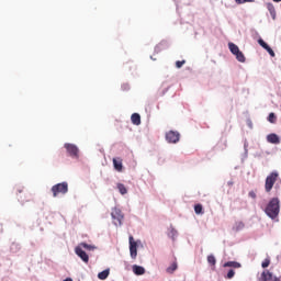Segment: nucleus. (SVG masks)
<instances>
[{
	"label": "nucleus",
	"mask_w": 281,
	"mask_h": 281,
	"mask_svg": "<svg viewBox=\"0 0 281 281\" xmlns=\"http://www.w3.org/2000/svg\"><path fill=\"white\" fill-rule=\"evenodd\" d=\"M273 1H274V3H280L281 0H273Z\"/></svg>",
	"instance_id": "obj_34"
},
{
	"label": "nucleus",
	"mask_w": 281,
	"mask_h": 281,
	"mask_svg": "<svg viewBox=\"0 0 281 281\" xmlns=\"http://www.w3.org/2000/svg\"><path fill=\"white\" fill-rule=\"evenodd\" d=\"M248 196H250V199H256V192L255 191H250L249 193H248Z\"/></svg>",
	"instance_id": "obj_32"
},
{
	"label": "nucleus",
	"mask_w": 281,
	"mask_h": 281,
	"mask_svg": "<svg viewBox=\"0 0 281 281\" xmlns=\"http://www.w3.org/2000/svg\"><path fill=\"white\" fill-rule=\"evenodd\" d=\"M236 60H238V63H245L246 58H245V54H243V52H238L236 55Z\"/></svg>",
	"instance_id": "obj_23"
},
{
	"label": "nucleus",
	"mask_w": 281,
	"mask_h": 281,
	"mask_svg": "<svg viewBox=\"0 0 281 281\" xmlns=\"http://www.w3.org/2000/svg\"><path fill=\"white\" fill-rule=\"evenodd\" d=\"M266 8H267L268 12L270 13V16H272L273 21H276V7L273 5V3L268 2L266 4Z\"/></svg>",
	"instance_id": "obj_15"
},
{
	"label": "nucleus",
	"mask_w": 281,
	"mask_h": 281,
	"mask_svg": "<svg viewBox=\"0 0 281 281\" xmlns=\"http://www.w3.org/2000/svg\"><path fill=\"white\" fill-rule=\"evenodd\" d=\"M75 254H77V256L81 258V260L85 261L86 263L89 262V255H87V252L82 250V247L77 246L75 248Z\"/></svg>",
	"instance_id": "obj_9"
},
{
	"label": "nucleus",
	"mask_w": 281,
	"mask_h": 281,
	"mask_svg": "<svg viewBox=\"0 0 281 281\" xmlns=\"http://www.w3.org/2000/svg\"><path fill=\"white\" fill-rule=\"evenodd\" d=\"M64 148H66V150L70 157H75L76 159H78L79 149L76 145L66 143L64 145Z\"/></svg>",
	"instance_id": "obj_7"
},
{
	"label": "nucleus",
	"mask_w": 281,
	"mask_h": 281,
	"mask_svg": "<svg viewBox=\"0 0 281 281\" xmlns=\"http://www.w3.org/2000/svg\"><path fill=\"white\" fill-rule=\"evenodd\" d=\"M177 269H179V266H178L177 261H173V262L166 269V272L172 274V273L176 272Z\"/></svg>",
	"instance_id": "obj_18"
},
{
	"label": "nucleus",
	"mask_w": 281,
	"mask_h": 281,
	"mask_svg": "<svg viewBox=\"0 0 281 281\" xmlns=\"http://www.w3.org/2000/svg\"><path fill=\"white\" fill-rule=\"evenodd\" d=\"M79 247H83V249H88L89 251H91V249H95V247H93V246H91V245H89L87 243H81L79 245Z\"/></svg>",
	"instance_id": "obj_27"
},
{
	"label": "nucleus",
	"mask_w": 281,
	"mask_h": 281,
	"mask_svg": "<svg viewBox=\"0 0 281 281\" xmlns=\"http://www.w3.org/2000/svg\"><path fill=\"white\" fill-rule=\"evenodd\" d=\"M131 120L132 124H135V126H139V124H142V116L137 113L132 114Z\"/></svg>",
	"instance_id": "obj_17"
},
{
	"label": "nucleus",
	"mask_w": 281,
	"mask_h": 281,
	"mask_svg": "<svg viewBox=\"0 0 281 281\" xmlns=\"http://www.w3.org/2000/svg\"><path fill=\"white\" fill-rule=\"evenodd\" d=\"M166 139L169 144H177L181 139V134L177 131H169L166 134Z\"/></svg>",
	"instance_id": "obj_6"
},
{
	"label": "nucleus",
	"mask_w": 281,
	"mask_h": 281,
	"mask_svg": "<svg viewBox=\"0 0 281 281\" xmlns=\"http://www.w3.org/2000/svg\"><path fill=\"white\" fill-rule=\"evenodd\" d=\"M234 276H236V271H234V269H231L226 276L227 280H232V278H234Z\"/></svg>",
	"instance_id": "obj_29"
},
{
	"label": "nucleus",
	"mask_w": 281,
	"mask_h": 281,
	"mask_svg": "<svg viewBox=\"0 0 281 281\" xmlns=\"http://www.w3.org/2000/svg\"><path fill=\"white\" fill-rule=\"evenodd\" d=\"M228 49L233 56H236L240 52V48L234 43H228Z\"/></svg>",
	"instance_id": "obj_16"
},
{
	"label": "nucleus",
	"mask_w": 281,
	"mask_h": 281,
	"mask_svg": "<svg viewBox=\"0 0 281 281\" xmlns=\"http://www.w3.org/2000/svg\"><path fill=\"white\" fill-rule=\"evenodd\" d=\"M268 122H270V124H276V122H278V116H276V113L271 112L268 115Z\"/></svg>",
	"instance_id": "obj_21"
},
{
	"label": "nucleus",
	"mask_w": 281,
	"mask_h": 281,
	"mask_svg": "<svg viewBox=\"0 0 281 281\" xmlns=\"http://www.w3.org/2000/svg\"><path fill=\"white\" fill-rule=\"evenodd\" d=\"M280 178V173L278 171H272L270 175L267 176L265 182V190L266 192H271L273 190V186H276V181Z\"/></svg>",
	"instance_id": "obj_2"
},
{
	"label": "nucleus",
	"mask_w": 281,
	"mask_h": 281,
	"mask_svg": "<svg viewBox=\"0 0 281 281\" xmlns=\"http://www.w3.org/2000/svg\"><path fill=\"white\" fill-rule=\"evenodd\" d=\"M224 267H232L233 269H240V263L238 261H228L224 263Z\"/></svg>",
	"instance_id": "obj_19"
},
{
	"label": "nucleus",
	"mask_w": 281,
	"mask_h": 281,
	"mask_svg": "<svg viewBox=\"0 0 281 281\" xmlns=\"http://www.w3.org/2000/svg\"><path fill=\"white\" fill-rule=\"evenodd\" d=\"M270 281H281V279L278 277H272V279Z\"/></svg>",
	"instance_id": "obj_33"
},
{
	"label": "nucleus",
	"mask_w": 281,
	"mask_h": 281,
	"mask_svg": "<svg viewBox=\"0 0 281 281\" xmlns=\"http://www.w3.org/2000/svg\"><path fill=\"white\" fill-rule=\"evenodd\" d=\"M207 262L211 265V267H216V257H214V255H210L207 257Z\"/></svg>",
	"instance_id": "obj_25"
},
{
	"label": "nucleus",
	"mask_w": 281,
	"mask_h": 281,
	"mask_svg": "<svg viewBox=\"0 0 281 281\" xmlns=\"http://www.w3.org/2000/svg\"><path fill=\"white\" fill-rule=\"evenodd\" d=\"M16 196H18V201L22 205H25V203H30V202L34 201L32 193H30L27 191H23V189H21V188L16 189Z\"/></svg>",
	"instance_id": "obj_4"
},
{
	"label": "nucleus",
	"mask_w": 281,
	"mask_h": 281,
	"mask_svg": "<svg viewBox=\"0 0 281 281\" xmlns=\"http://www.w3.org/2000/svg\"><path fill=\"white\" fill-rule=\"evenodd\" d=\"M267 142L269 144H280V136H278V134H269L267 136Z\"/></svg>",
	"instance_id": "obj_12"
},
{
	"label": "nucleus",
	"mask_w": 281,
	"mask_h": 281,
	"mask_svg": "<svg viewBox=\"0 0 281 281\" xmlns=\"http://www.w3.org/2000/svg\"><path fill=\"white\" fill-rule=\"evenodd\" d=\"M112 161L114 170H116L117 172H122V170H124V166L122 165V158H113Z\"/></svg>",
	"instance_id": "obj_11"
},
{
	"label": "nucleus",
	"mask_w": 281,
	"mask_h": 281,
	"mask_svg": "<svg viewBox=\"0 0 281 281\" xmlns=\"http://www.w3.org/2000/svg\"><path fill=\"white\" fill-rule=\"evenodd\" d=\"M194 212H195V214H204L203 205L202 204H195L194 205Z\"/></svg>",
	"instance_id": "obj_26"
},
{
	"label": "nucleus",
	"mask_w": 281,
	"mask_h": 281,
	"mask_svg": "<svg viewBox=\"0 0 281 281\" xmlns=\"http://www.w3.org/2000/svg\"><path fill=\"white\" fill-rule=\"evenodd\" d=\"M269 265H271V261L269 259H266L262 263H261V267L263 269H267V267H269Z\"/></svg>",
	"instance_id": "obj_31"
},
{
	"label": "nucleus",
	"mask_w": 281,
	"mask_h": 281,
	"mask_svg": "<svg viewBox=\"0 0 281 281\" xmlns=\"http://www.w3.org/2000/svg\"><path fill=\"white\" fill-rule=\"evenodd\" d=\"M273 280V273H271L269 270H266L261 273V277L259 278V281H271Z\"/></svg>",
	"instance_id": "obj_14"
},
{
	"label": "nucleus",
	"mask_w": 281,
	"mask_h": 281,
	"mask_svg": "<svg viewBox=\"0 0 281 281\" xmlns=\"http://www.w3.org/2000/svg\"><path fill=\"white\" fill-rule=\"evenodd\" d=\"M117 190L121 194H126L128 192V190L126 189V186H124L123 183L117 184Z\"/></svg>",
	"instance_id": "obj_24"
},
{
	"label": "nucleus",
	"mask_w": 281,
	"mask_h": 281,
	"mask_svg": "<svg viewBox=\"0 0 281 281\" xmlns=\"http://www.w3.org/2000/svg\"><path fill=\"white\" fill-rule=\"evenodd\" d=\"M267 216H269V218H278L279 214H280V199L278 198H272L268 205L266 206L265 210Z\"/></svg>",
	"instance_id": "obj_1"
},
{
	"label": "nucleus",
	"mask_w": 281,
	"mask_h": 281,
	"mask_svg": "<svg viewBox=\"0 0 281 281\" xmlns=\"http://www.w3.org/2000/svg\"><path fill=\"white\" fill-rule=\"evenodd\" d=\"M132 270H133V273H135V276H144V273H146V269L137 265H134L132 267Z\"/></svg>",
	"instance_id": "obj_13"
},
{
	"label": "nucleus",
	"mask_w": 281,
	"mask_h": 281,
	"mask_svg": "<svg viewBox=\"0 0 281 281\" xmlns=\"http://www.w3.org/2000/svg\"><path fill=\"white\" fill-rule=\"evenodd\" d=\"M240 229H245V223L243 222H236L234 226L235 232H240Z\"/></svg>",
	"instance_id": "obj_22"
},
{
	"label": "nucleus",
	"mask_w": 281,
	"mask_h": 281,
	"mask_svg": "<svg viewBox=\"0 0 281 281\" xmlns=\"http://www.w3.org/2000/svg\"><path fill=\"white\" fill-rule=\"evenodd\" d=\"M111 216L114 225L122 226V221H124V214H122V210L114 207L111 212Z\"/></svg>",
	"instance_id": "obj_5"
},
{
	"label": "nucleus",
	"mask_w": 281,
	"mask_h": 281,
	"mask_svg": "<svg viewBox=\"0 0 281 281\" xmlns=\"http://www.w3.org/2000/svg\"><path fill=\"white\" fill-rule=\"evenodd\" d=\"M109 273H110L109 269L99 272L98 273L99 280H106V278H109Z\"/></svg>",
	"instance_id": "obj_20"
},
{
	"label": "nucleus",
	"mask_w": 281,
	"mask_h": 281,
	"mask_svg": "<svg viewBox=\"0 0 281 281\" xmlns=\"http://www.w3.org/2000/svg\"><path fill=\"white\" fill-rule=\"evenodd\" d=\"M258 44H259L263 49H266V52H268V54H269L272 58L276 57V52H273V50L269 47V44H267L265 40L259 38V40H258Z\"/></svg>",
	"instance_id": "obj_10"
},
{
	"label": "nucleus",
	"mask_w": 281,
	"mask_h": 281,
	"mask_svg": "<svg viewBox=\"0 0 281 281\" xmlns=\"http://www.w3.org/2000/svg\"><path fill=\"white\" fill-rule=\"evenodd\" d=\"M184 63H186V60H178V61H176V67L178 69H181L183 67Z\"/></svg>",
	"instance_id": "obj_30"
},
{
	"label": "nucleus",
	"mask_w": 281,
	"mask_h": 281,
	"mask_svg": "<svg viewBox=\"0 0 281 281\" xmlns=\"http://www.w3.org/2000/svg\"><path fill=\"white\" fill-rule=\"evenodd\" d=\"M53 196L56 198L59 194H67L69 192V183L60 182L52 187L50 189Z\"/></svg>",
	"instance_id": "obj_3"
},
{
	"label": "nucleus",
	"mask_w": 281,
	"mask_h": 281,
	"mask_svg": "<svg viewBox=\"0 0 281 281\" xmlns=\"http://www.w3.org/2000/svg\"><path fill=\"white\" fill-rule=\"evenodd\" d=\"M130 254L133 260L137 258V241H135V238H133V236H130Z\"/></svg>",
	"instance_id": "obj_8"
},
{
	"label": "nucleus",
	"mask_w": 281,
	"mask_h": 281,
	"mask_svg": "<svg viewBox=\"0 0 281 281\" xmlns=\"http://www.w3.org/2000/svg\"><path fill=\"white\" fill-rule=\"evenodd\" d=\"M254 1H256V0H235V2L238 5H241L243 3H254Z\"/></svg>",
	"instance_id": "obj_28"
}]
</instances>
